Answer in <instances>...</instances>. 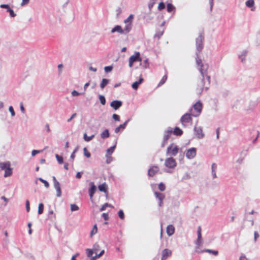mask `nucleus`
I'll use <instances>...</instances> for the list:
<instances>
[{
    "label": "nucleus",
    "mask_w": 260,
    "mask_h": 260,
    "mask_svg": "<svg viewBox=\"0 0 260 260\" xmlns=\"http://www.w3.org/2000/svg\"><path fill=\"white\" fill-rule=\"evenodd\" d=\"M197 57L196 58V63L200 67L199 70L202 76L201 81L198 84L197 88V93L201 94L204 89L206 91L209 89V85L210 84V77L207 74V70L208 69V65L207 64H203L202 60L199 58V53L196 52Z\"/></svg>",
    "instance_id": "nucleus-1"
},
{
    "label": "nucleus",
    "mask_w": 260,
    "mask_h": 260,
    "mask_svg": "<svg viewBox=\"0 0 260 260\" xmlns=\"http://www.w3.org/2000/svg\"><path fill=\"white\" fill-rule=\"evenodd\" d=\"M205 40L203 31L199 33V35L196 39V46L198 52H200L204 48V41Z\"/></svg>",
    "instance_id": "nucleus-2"
},
{
    "label": "nucleus",
    "mask_w": 260,
    "mask_h": 260,
    "mask_svg": "<svg viewBox=\"0 0 260 260\" xmlns=\"http://www.w3.org/2000/svg\"><path fill=\"white\" fill-rule=\"evenodd\" d=\"M192 113H186L184 114L180 118V122L184 126H186V123H192Z\"/></svg>",
    "instance_id": "nucleus-3"
},
{
    "label": "nucleus",
    "mask_w": 260,
    "mask_h": 260,
    "mask_svg": "<svg viewBox=\"0 0 260 260\" xmlns=\"http://www.w3.org/2000/svg\"><path fill=\"white\" fill-rule=\"evenodd\" d=\"M172 133L173 129L171 127H169L167 130L165 132L163 140L161 145V147H165Z\"/></svg>",
    "instance_id": "nucleus-4"
},
{
    "label": "nucleus",
    "mask_w": 260,
    "mask_h": 260,
    "mask_svg": "<svg viewBox=\"0 0 260 260\" xmlns=\"http://www.w3.org/2000/svg\"><path fill=\"white\" fill-rule=\"evenodd\" d=\"M192 108L197 112V114H195L192 113V116L197 117L201 113L203 108V105L200 101H198L193 105Z\"/></svg>",
    "instance_id": "nucleus-5"
},
{
    "label": "nucleus",
    "mask_w": 260,
    "mask_h": 260,
    "mask_svg": "<svg viewBox=\"0 0 260 260\" xmlns=\"http://www.w3.org/2000/svg\"><path fill=\"white\" fill-rule=\"evenodd\" d=\"M137 61H142V59L140 57V54L139 52L135 53L134 55H132L129 58V67H132L133 65V63Z\"/></svg>",
    "instance_id": "nucleus-6"
},
{
    "label": "nucleus",
    "mask_w": 260,
    "mask_h": 260,
    "mask_svg": "<svg viewBox=\"0 0 260 260\" xmlns=\"http://www.w3.org/2000/svg\"><path fill=\"white\" fill-rule=\"evenodd\" d=\"M174 144H171L168 148H167V154H170L172 156H176V154L178 152V147L177 146L175 145L173 148V146Z\"/></svg>",
    "instance_id": "nucleus-7"
},
{
    "label": "nucleus",
    "mask_w": 260,
    "mask_h": 260,
    "mask_svg": "<svg viewBox=\"0 0 260 260\" xmlns=\"http://www.w3.org/2000/svg\"><path fill=\"white\" fill-rule=\"evenodd\" d=\"M197 154V149L194 147H192L189 148L186 150V157L189 159L193 158Z\"/></svg>",
    "instance_id": "nucleus-8"
},
{
    "label": "nucleus",
    "mask_w": 260,
    "mask_h": 260,
    "mask_svg": "<svg viewBox=\"0 0 260 260\" xmlns=\"http://www.w3.org/2000/svg\"><path fill=\"white\" fill-rule=\"evenodd\" d=\"M165 165L167 168L173 169L176 166V162L175 159L171 157L166 159Z\"/></svg>",
    "instance_id": "nucleus-9"
},
{
    "label": "nucleus",
    "mask_w": 260,
    "mask_h": 260,
    "mask_svg": "<svg viewBox=\"0 0 260 260\" xmlns=\"http://www.w3.org/2000/svg\"><path fill=\"white\" fill-rule=\"evenodd\" d=\"M201 231H202V230H201V226H198V230H197L198 238H197L196 241L195 242V243L198 248H199L201 246V243H202V238Z\"/></svg>",
    "instance_id": "nucleus-10"
},
{
    "label": "nucleus",
    "mask_w": 260,
    "mask_h": 260,
    "mask_svg": "<svg viewBox=\"0 0 260 260\" xmlns=\"http://www.w3.org/2000/svg\"><path fill=\"white\" fill-rule=\"evenodd\" d=\"M122 105V102L119 100H114L110 103V106L115 110L119 109Z\"/></svg>",
    "instance_id": "nucleus-11"
},
{
    "label": "nucleus",
    "mask_w": 260,
    "mask_h": 260,
    "mask_svg": "<svg viewBox=\"0 0 260 260\" xmlns=\"http://www.w3.org/2000/svg\"><path fill=\"white\" fill-rule=\"evenodd\" d=\"M154 194L156 198L159 200L158 206L159 207H162L163 205V200L165 198V194L157 191L154 192Z\"/></svg>",
    "instance_id": "nucleus-12"
},
{
    "label": "nucleus",
    "mask_w": 260,
    "mask_h": 260,
    "mask_svg": "<svg viewBox=\"0 0 260 260\" xmlns=\"http://www.w3.org/2000/svg\"><path fill=\"white\" fill-rule=\"evenodd\" d=\"M0 7L1 8L6 9L7 12L9 13L11 17H14L16 16V14L14 13V11L10 7L9 5L2 4L0 5Z\"/></svg>",
    "instance_id": "nucleus-13"
},
{
    "label": "nucleus",
    "mask_w": 260,
    "mask_h": 260,
    "mask_svg": "<svg viewBox=\"0 0 260 260\" xmlns=\"http://www.w3.org/2000/svg\"><path fill=\"white\" fill-rule=\"evenodd\" d=\"M131 119L129 118L127 120H126L123 124H120L118 127L115 128L114 132L115 133H118L120 131H123L125 128L128 122Z\"/></svg>",
    "instance_id": "nucleus-14"
},
{
    "label": "nucleus",
    "mask_w": 260,
    "mask_h": 260,
    "mask_svg": "<svg viewBox=\"0 0 260 260\" xmlns=\"http://www.w3.org/2000/svg\"><path fill=\"white\" fill-rule=\"evenodd\" d=\"M194 131L195 132V135L197 136L198 139H202L204 137V134L203 133L202 129L199 127H197L195 126L194 127Z\"/></svg>",
    "instance_id": "nucleus-15"
},
{
    "label": "nucleus",
    "mask_w": 260,
    "mask_h": 260,
    "mask_svg": "<svg viewBox=\"0 0 260 260\" xmlns=\"http://www.w3.org/2000/svg\"><path fill=\"white\" fill-rule=\"evenodd\" d=\"M159 171V168L156 166H153L148 171V175L149 176H153Z\"/></svg>",
    "instance_id": "nucleus-16"
},
{
    "label": "nucleus",
    "mask_w": 260,
    "mask_h": 260,
    "mask_svg": "<svg viewBox=\"0 0 260 260\" xmlns=\"http://www.w3.org/2000/svg\"><path fill=\"white\" fill-rule=\"evenodd\" d=\"M172 254V251L168 249H165L162 251L161 260H166Z\"/></svg>",
    "instance_id": "nucleus-17"
},
{
    "label": "nucleus",
    "mask_w": 260,
    "mask_h": 260,
    "mask_svg": "<svg viewBox=\"0 0 260 260\" xmlns=\"http://www.w3.org/2000/svg\"><path fill=\"white\" fill-rule=\"evenodd\" d=\"M116 32L120 34H124L122 28L120 25H115L111 30V32L112 34L115 33Z\"/></svg>",
    "instance_id": "nucleus-18"
},
{
    "label": "nucleus",
    "mask_w": 260,
    "mask_h": 260,
    "mask_svg": "<svg viewBox=\"0 0 260 260\" xmlns=\"http://www.w3.org/2000/svg\"><path fill=\"white\" fill-rule=\"evenodd\" d=\"M143 78L140 77L138 81H135L132 84V87L135 90L138 89L139 85L143 83Z\"/></svg>",
    "instance_id": "nucleus-19"
},
{
    "label": "nucleus",
    "mask_w": 260,
    "mask_h": 260,
    "mask_svg": "<svg viewBox=\"0 0 260 260\" xmlns=\"http://www.w3.org/2000/svg\"><path fill=\"white\" fill-rule=\"evenodd\" d=\"M53 184H54V187L55 188V189L56 190V192H57L56 196L57 197H60L61 196V188L60 186L59 182L58 181Z\"/></svg>",
    "instance_id": "nucleus-20"
},
{
    "label": "nucleus",
    "mask_w": 260,
    "mask_h": 260,
    "mask_svg": "<svg viewBox=\"0 0 260 260\" xmlns=\"http://www.w3.org/2000/svg\"><path fill=\"white\" fill-rule=\"evenodd\" d=\"M175 228L172 225L170 224L167 227V233L169 236H171L174 234Z\"/></svg>",
    "instance_id": "nucleus-21"
},
{
    "label": "nucleus",
    "mask_w": 260,
    "mask_h": 260,
    "mask_svg": "<svg viewBox=\"0 0 260 260\" xmlns=\"http://www.w3.org/2000/svg\"><path fill=\"white\" fill-rule=\"evenodd\" d=\"M125 26L124 29H123V34L126 35V34H128V32H129L131 31V30H132V27H133V24H132V23H125Z\"/></svg>",
    "instance_id": "nucleus-22"
},
{
    "label": "nucleus",
    "mask_w": 260,
    "mask_h": 260,
    "mask_svg": "<svg viewBox=\"0 0 260 260\" xmlns=\"http://www.w3.org/2000/svg\"><path fill=\"white\" fill-rule=\"evenodd\" d=\"M245 5L246 6L248 7V8H251V10L252 11H253L255 10V8L254 7V0H248L245 3Z\"/></svg>",
    "instance_id": "nucleus-23"
},
{
    "label": "nucleus",
    "mask_w": 260,
    "mask_h": 260,
    "mask_svg": "<svg viewBox=\"0 0 260 260\" xmlns=\"http://www.w3.org/2000/svg\"><path fill=\"white\" fill-rule=\"evenodd\" d=\"M98 188L100 191L103 192L104 193L108 192V186L106 183H104L99 185Z\"/></svg>",
    "instance_id": "nucleus-24"
},
{
    "label": "nucleus",
    "mask_w": 260,
    "mask_h": 260,
    "mask_svg": "<svg viewBox=\"0 0 260 260\" xmlns=\"http://www.w3.org/2000/svg\"><path fill=\"white\" fill-rule=\"evenodd\" d=\"M11 165L9 161L0 162V168L1 170H5L8 167Z\"/></svg>",
    "instance_id": "nucleus-25"
},
{
    "label": "nucleus",
    "mask_w": 260,
    "mask_h": 260,
    "mask_svg": "<svg viewBox=\"0 0 260 260\" xmlns=\"http://www.w3.org/2000/svg\"><path fill=\"white\" fill-rule=\"evenodd\" d=\"M173 134L177 136H180L183 134V131L178 127H175L174 130L173 131Z\"/></svg>",
    "instance_id": "nucleus-26"
},
{
    "label": "nucleus",
    "mask_w": 260,
    "mask_h": 260,
    "mask_svg": "<svg viewBox=\"0 0 260 260\" xmlns=\"http://www.w3.org/2000/svg\"><path fill=\"white\" fill-rule=\"evenodd\" d=\"M110 136V134L109 130L108 129H105L101 134V137L103 139H105L109 138Z\"/></svg>",
    "instance_id": "nucleus-27"
},
{
    "label": "nucleus",
    "mask_w": 260,
    "mask_h": 260,
    "mask_svg": "<svg viewBox=\"0 0 260 260\" xmlns=\"http://www.w3.org/2000/svg\"><path fill=\"white\" fill-rule=\"evenodd\" d=\"M109 80L104 78L102 79V82L100 83V87L101 89H103L109 83Z\"/></svg>",
    "instance_id": "nucleus-28"
},
{
    "label": "nucleus",
    "mask_w": 260,
    "mask_h": 260,
    "mask_svg": "<svg viewBox=\"0 0 260 260\" xmlns=\"http://www.w3.org/2000/svg\"><path fill=\"white\" fill-rule=\"evenodd\" d=\"M12 174V169L11 168L10 166L8 167L7 169L5 170L4 177H7L11 176Z\"/></svg>",
    "instance_id": "nucleus-29"
},
{
    "label": "nucleus",
    "mask_w": 260,
    "mask_h": 260,
    "mask_svg": "<svg viewBox=\"0 0 260 260\" xmlns=\"http://www.w3.org/2000/svg\"><path fill=\"white\" fill-rule=\"evenodd\" d=\"M90 188L89 189V192L94 193L96 190V186L94 185L93 182H91L89 183Z\"/></svg>",
    "instance_id": "nucleus-30"
},
{
    "label": "nucleus",
    "mask_w": 260,
    "mask_h": 260,
    "mask_svg": "<svg viewBox=\"0 0 260 260\" xmlns=\"http://www.w3.org/2000/svg\"><path fill=\"white\" fill-rule=\"evenodd\" d=\"M247 54V51L246 50H244L242 52L241 54L239 55V58L242 62L245 60V58Z\"/></svg>",
    "instance_id": "nucleus-31"
},
{
    "label": "nucleus",
    "mask_w": 260,
    "mask_h": 260,
    "mask_svg": "<svg viewBox=\"0 0 260 260\" xmlns=\"http://www.w3.org/2000/svg\"><path fill=\"white\" fill-rule=\"evenodd\" d=\"M115 148H116V144L114 146L107 149V154L109 155L112 154L113 153V152H114Z\"/></svg>",
    "instance_id": "nucleus-32"
},
{
    "label": "nucleus",
    "mask_w": 260,
    "mask_h": 260,
    "mask_svg": "<svg viewBox=\"0 0 260 260\" xmlns=\"http://www.w3.org/2000/svg\"><path fill=\"white\" fill-rule=\"evenodd\" d=\"M94 137V135H92L91 136H88L86 134H84L83 136V138L84 140L86 142H89Z\"/></svg>",
    "instance_id": "nucleus-33"
},
{
    "label": "nucleus",
    "mask_w": 260,
    "mask_h": 260,
    "mask_svg": "<svg viewBox=\"0 0 260 260\" xmlns=\"http://www.w3.org/2000/svg\"><path fill=\"white\" fill-rule=\"evenodd\" d=\"M134 19V15L131 14L126 19L124 20V23H132L133 19Z\"/></svg>",
    "instance_id": "nucleus-34"
},
{
    "label": "nucleus",
    "mask_w": 260,
    "mask_h": 260,
    "mask_svg": "<svg viewBox=\"0 0 260 260\" xmlns=\"http://www.w3.org/2000/svg\"><path fill=\"white\" fill-rule=\"evenodd\" d=\"M175 8V7L171 3H168L167 5V10L169 13L174 10Z\"/></svg>",
    "instance_id": "nucleus-35"
},
{
    "label": "nucleus",
    "mask_w": 260,
    "mask_h": 260,
    "mask_svg": "<svg viewBox=\"0 0 260 260\" xmlns=\"http://www.w3.org/2000/svg\"><path fill=\"white\" fill-rule=\"evenodd\" d=\"M107 207H111V208H113V206L111 204H109V203H105L104 204L102 207L100 209V211H104L106 208Z\"/></svg>",
    "instance_id": "nucleus-36"
},
{
    "label": "nucleus",
    "mask_w": 260,
    "mask_h": 260,
    "mask_svg": "<svg viewBox=\"0 0 260 260\" xmlns=\"http://www.w3.org/2000/svg\"><path fill=\"white\" fill-rule=\"evenodd\" d=\"M99 100L102 105H105L106 104V99L105 96L103 95L100 94L99 95Z\"/></svg>",
    "instance_id": "nucleus-37"
},
{
    "label": "nucleus",
    "mask_w": 260,
    "mask_h": 260,
    "mask_svg": "<svg viewBox=\"0 0 260 260\" xmlns=\"http://www.w3.org/2000/svg\"><path fill=\"white\" fill-rule=\"evenodd\" d=\"M55 157L59 164H62L63 163V157L61 156H60L58 154H55Z\"/></svg>",
    "instance_id": "nucleus-38"
},
{
    "label": "nucleus",
    "mask_w": 260,
    "mask_h": 260,
    "mask_svg": "<svg viewBox=\"0 0 260 260\" xmlns=\"http://www.w3.org/2000/svg\"><path fill=\"white\" fill-rule=\"evenodd\" d=\"M255 44L257 46L260 45V32L256 34L255 36Z\"/></svg>",
    "instance_id": "nucleus-39"
},
{
    "label": "nucleus",
    "mask_w": 260,
    "mask_h": 260,
    "mask_svg": "<svg viewBox=\"0 0 260 260\" xmlns=\"http://www.w3.org/2000/svg\"><path fill=\"white\" fill-rule=\"evenodd\" d=\"M86 251L87 256L88 257H90L91 259V257H93L92 255L93 254V250L92 249H86Z\"/></svg>",
    "instance_id": "nucleus-40"
},
{
    "label": "nucleus",
    "mask_w": 260,
    "mask_h": 260,
    "mask_svg": "<svg viewBox=\"0 0 260 260\" xmlns=\"http://www.w3.org/2000/svg\"><path fill=\"white\" fill-rule=\"evenodd\" d=\"M167 79V75H165L162 77L160 81L158 83V86H161L162 85H163L166 82Z\"/></svg>",
    "instance_id": "nucleus-41"
},
{
    "label": "nucleus",
    "mask_w": 260,
    "mask_h": 260,
    "mask_svg": "<svg viewBox=\"0 0 260 260\" xmlns=\"http://www.w3.org/2000/svg\"><path fill=\"white\" fill-rule=\"evenodd\" d=\"M203 251H205V252H208L209 253L213 254L214 255H217L218 253V251L213 250H211V249H206L204 250Z\"/></svg>",
    "instance_id": "nucleus-42"
},
{
    "label": "nucleus",
    "mask_w": 260,
    "mask_h": 260,
    "mask_svg": "<svg viewBox=\"0 0 260 260\" xmlns=\"http://www.w3.org/2000/svg\"><path fill=\"white\" fill-rule=\"evenodd\" d=\"M141 64L144 68H147L149 67V62L148 61V59H146L142 61Z\"/></svg>",
    "instance_id": "nucleus-43"
},
{
    "label": "nucleus",
    "mask_w": 260,
    "mask_h": 260,
    "mask_svg": "<svg viewBox=\"0 0 260 260\" xmlns=\"http://www.w3.org/2000/svg\"><path fill=\"white\" fill-rule=\"evenodd\" d=\"M105 252V251L104 250H102L99 254H97L96 253V254L94 256L91 257V260H95L98 257H100L101 256H102Z\"/></svg>",
    "instance_id": "nucleus-44"
},
{
    "label": "nucleus",
    "mask_w": 260,
    "mask_h": 260,
    "mask_svg": "<svg viewBox=\"0 0 260 260\" xmlns=\"http://www.w3.org/2000/svg\"><path fill=\"white\" fill-rule=\"evenodd\" d=\"M44 210V205L42 203H40L38 207V214H41L43 213Z\"/></svg>",
    "instance_id": "nucleus-45"
},
{
    "label": "nucleus",
    "mask_w": 260,
    "mask_h": 260,
    "mask_svg": "<svg viewBox=\"0 0 260 260\" xmlns=\"http://www.w3.org/2000/svg\"><path fill=\"white\" fill-rule=\"evenodd\" d=\"M98 232V228L96 224H95L92 230L90 232V236L92 237L93 235L95 234Z\"/></svg>",
    "instance_id": "nucleus-46"
},
{
    "label": "nucleus",
    "mask_w": 260,
    "mask_h": 260,
    "mask_svg": "<svg viewBox=\"0 0 260 260\" xmlns=\"http://www.w3.org/2000/svg\"><path fill=\"white\" fill-rule=\"evenodd\" d=\"M84 155L87 158H89L91 156L90 153L87 150L86 147L83 148Z\"/></svg>",
    "instance_id": "nucleus-47"
},
{
    "label": "nucleus",
    "mask_w": 260,
    "mask_h": 260,
    "mask_svg": "<svg viewBox=\"0 0 260 260\" xmlns=\"http://www.w3.org/2000/svg\"><path fill=\"white\" fill-rule=\"evenodd\" d=\"M155 1L156 0H150L149 3L148 4V8L150 11H151L152 8L155 4Z\"/></svg>",
    "instance_id": "nucleus-48"
},
{
    "label": "nucleus",
    "mask_w": 260,
    "mask_h": 260,
    "mask_svg": "<svg viewBox=\"0 0 260 260\" xmlns=\"http://www.w3.org/2000/svg\"><path fill=\"white\" fill-rule=\"evenodd\" d=\"M165 8V4L164 2H160L158 6L157 9L159 11H161Z\"/></svg>",
    "instance_id": "nucleus-49"
},
{
    "label": "nucleus",
    "mask_w": 260,
    "mask_h": 260,
    "mask_svg": "<svg viewBox=\"0 0 260 260\" xmlns=\"http://www.w3.org/2000/svg\"><path fill=\"white\" fill-rule=\"evenodd\" d=\"M41 182H42V183H43L44 184V185L46 187V188H48L49 187V183L45 180L43 179V178H39L38 179Z\"/></svg>",
    "instance_id": "nucleus-50"
},
{
    "label": "nucleus",
    "mask_w": 260,
    "mask_h": 260,
    "mask_svg": "<svg viewBox=\"0 0 260 260\" xmlns=\"http://www.w3.org/2000/svg\"><path fill=\"white\" fill-rule=\"evenodd\" d=\"M158 189L161 191H164L166 189L165 185L162 182L158 184Z\"/></svg>",
    "instance_id": "nucleus-51"
},
{
    "label": "nucleus",
    "mask_w": 260,
    "mask_h": 260,
    "mask_svg": "<svg viewBox=\"0 0 260 260\" xmlns=\"http://www.w3.org/2000/svg\"><path fill=\"white\" fill-rule=\"evenodd\" d=\"M118 215L121 219H123L124 218V214L123 210H120L118 211Z\"/></svg>",
    "instance_id": "nucleus-52"
},
{
    "label": "nucleus",
    "mask_w": 260,
    "mask_h": 260,
    "mask_svg": "<svg viewBox=\"0 0 260 260\" xmlns=\"http://www.w3.org/2000/svg\"><path fill=\"white\" fill-rule=\"evenodd\" d=\"M79 209L78 206L76 204L71 205V210L72 211H77Z\"/></svg>",
    "instance_id": "nucleus-53"
},
{
    "label": "nucleus",
    "mask_w": 260,
    "mask_h": 260,
    "mask_svg": "<svg viewBox=\"0 0 260 260\" xmlns=\"http://www.w3.org/2000/svg\"><path fill=\"white\" fill-rule=\"evenodd\" d=\"M9 111H10V112L11 113V115L12 117L14 116L15 115V111L14 110V108L13 107L11 106L9 107Z\"/></svg>",
    "instance_id": "nucleus-54"
},
{
    "label": "nucleus",
    "mask_w": 260,
    "mask_h": 260,
    "mask_svg": "<svg viewBox=\"0 0 260 260\" xmlns=\"http://www.w3.org/2000/svg\"><path fill=\"white\" fill-rule=\"evenodd\" d=\"M113 69L112 66H106L104 68V70L105 72L109 73Z\"/></svg>",
    "instance_id": "nucleus-55"
},
{
    "label": "nucleus",
    "mask_w": 260,
    "mask_h": 260,
    "mask_svg": "<svg viewBox=\"0 0 260 260\" xmlns=\"http://www.w3.org/2000/svg\"><path fill=\"white\" fill-rule=\"evenodd\" d=\"M106 157H107L106 163L108 164H110L113 160L112 157L108 154L106 155Z\"/></svg>",
    "instance_id": "nucleus-56"
},
{
    "label": "nucleus",
    "mask_w": 260,
    "mask_h": 260,
    "mask_svg": "<svg viewBox=\"0 0 260 260\" xmlns=\"http://www.w3.org/2000/svg\"><path fill=\"white\" fill-rule=\"evenodd\" d=\"M112 118L115 121H120V116L116 114H113L112 115Z\"/></svg>",
    "instance_id": "nucleus-57"
},
{
    "label": "nucleus",
    "mask_w": 260,
    "mask_h": 260,
    "mask_svg": "<svg viewBox=\"0 0 260 260\" xmlns=\"http://www.w3.org/2000/svg\"><path fill=\"white\" fill-rule=\"evenodd\" d=\"M163 31H158L157 32L155 35L154 38H157L158 39H159L163 35Z\"/></svg>",
    "instance_id": "nucleus-58"
},
{
    "label": "nucleus",
    "mask_w": 260,
    "mask_h": 260,
    "mask_svg": "<svg viewBox=\"0 0 260 260\" xmlns=\"http://www.w3.org/2000/svg\"><path fill=\"white\" fill-rule=\"evenodd\" d=\"M42 151V150H33L31 152V155L32 156H35L36 154H37L38 153H39L40 152H41Z\"/></svg>",
    "instance_id": "nucleus-59"
},
{
    "label": "nucleus",
    "mask_w": 260,
    "mask_h": 260,
    "mask_svg": "<svg viewBox=\"0 0 260 260\" xmlns=\"http://www.w3.org/2000/svg\"><path fill=\"white\" fill-rule=\"evenodd\" d=\"M26 210L27 212H29L30 211V206H29V202L28 200L26 201Z\"/></svg>",
    "instance_id": "nucleus-60"
},
{
    "label": "nucleus",
    "mask_w": 260,
    "mask_h": 260,
    "mask_svg": "<svg viewBox=\"0 0 260 260\" xmlns=\"http://www.w3.org/2000/svg\"><path fill=\"white\" fill-rule=\"evenodd\" d=\"M71 94H72V95L73 96H78L79 95H80V93H79L77 91H76V90H73V91L72 92Z\"/></svg>",
    "instance_id": "nucleus-61"
},
{
    "label": "nucleus",
    "mask_w": 260,
    "mask_h": 260,
    "mask_svg": "<svg viewBox=\"0 0 260 260\" xmlns=\"http://www.w3.org/2000/svg\"><path fill=\"white\" fill-rule=\"evenodd\" d=\"M190 178V176L188 173H186L183 176L182 179L184 180H186Z\"/></svg>",
    "instance_id": "nucleus-62"
},
{
    "label": "nucleus",
    "mask_w": 260,
    "mask_h": 260,
    "mask_svg": "<svg viewBox=\"0 0 260 260\" xmlns=\"http://www.w3.org/2000/svg\"><path fill=\"white\" fill-rule=\"evenodd\" d=\"M102 216L105 220H108L109 219L108 213H103Z\"/></svg>",
    "instance_id": "nucleus-63"
},
{
    "label": "nucleus",
    "mask_w": 260,
    "mask_h": 260,
    "mask_svg": "<svg viewBox=\"0 0 260 260\" xmlns=\"http://www.w3.org/2000/svg\"><path fill=\"white\" fill-rule=\"evenodd\" d=\"M217 169V165L215 163H213L211 166L212 171H215Z\"/></svg>",
    "instance_id": "nucleus-64"
}]
</instances>
